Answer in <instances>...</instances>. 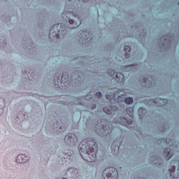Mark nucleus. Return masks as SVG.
Instances as JSON below:
<instances>
[{
  "mask_svg": "<svg viewBox=\"0 0 179 179\" xmlns=\"http://www.w3.org/2000/svg\"><path fill=\"white\" fill-rule=\"evenodd\" d=\"M29 162V157H26L25 155H18L16 158V163L19 164H23L24 163H27Z\"/></svg>",
  "mask_w": 179,
  "mask_h": 179,
  "instance_id": "2eb2a0df",
  "label": "nucleus"
},
{
  "mask_svg": "<svg viewBox=\"0 0 179 179\" xmlns=\"http://www.w3.org/2000/svg\"><path fill=\"white\" fill-rule=\"evenodd\" d=\"M129 152L131 155H134V147L131 146V148H129Z\"/></svg>",
  "mask_w": 179,
  "mask_h": 179,
  "instance_id": "c756f323",
  "label": "nucleus"
},
{
  "mask_svg": "<svg viewBox=\"0 0 179 179\" xmlns=\"http://www.w3.org/2000/svg\"><path fill=\"white\" fill-rule=\"evenodd\" d=\"M78 43L79 44H81V45H85V47L92 45V43H93V35L87 31L80 32Z\"/></svg>",
  "mask_w": 179,
  "mask_h": 179,
  "instance_id": "0eeeda50",
  "label": "nucleus"
},
{
  "mask_svg": "<svg viewBox=\"0 0 179 179\" xmlns=\"http://www.w3.org/2000/svg\"><path fill=\"white\" fill-rule=\"evenodd\" d=\"M95 96L97 99H101V97H103V93H101V92H97L95 93Z\"/></svg>",
  "mask_w": 179,
  "mask_h": 179,
  "instance_id": "cd10ccee",
  "label": "nucleus"
},
{
  "mask_svg": "<svg viewBox=\"0 0 179 179\" xmlns=\"http://www.w3.org/2000/svg\"><path fill=\"white\" fill-rule=\"evenodd\" d=\"M155 101H159L160 103H167V99H160V98L155 99Z\"/></svg>",
  "mask_w": 179,
  "mask_h": 179,
  "instance_id": "a878e982",
  "label": "nucleus"
},
{
  "mask_svg": "<svg viewBox=\"0 0 179 179\" xmlns=\"http://www.w3.org/2000/svg\"><path fill=\"white\" fill-rule=\"evenodd\" d=\"M77 61V65L79 66V69L74 70L71 75L65 72L63 73H57L54 78V85L55 87H59V85L66 87L68 82L70 80L74 83H79L83 82L85 78L89 76L90 73H94L96 70L94 69L96 62L92 59V57L84 56L75 59Z\"/></svg>",
  "mask_w": 179,
  "mask_h": 179,
  "instance_id": "f257e3e1",
  "label": "nucleus"
},
{
  "mask_svg": "<svg viewBox=\"0 0 179 179\" xmlns=\"http://www.w3.org/2000/svg\"><path fill=\"white\" fill-rule=\"evenodd\" d=\"M95 132L99 136H107V135H110L113 132V124L101 121L96 125Z\"/></svg>",
  "mask_w": 179,
  "mask_h": 179,
  "instance_id": "20e7f679",
  "label": "nucleus"
},
{
  "mask_svg": "<svg viewBox=\"0 0 179 179\" xmlns=\"http://www.w3.org/2000/svg\"><path fill=\"white\" fill-rule=\"evenodd\" d=\"M125 96H127L125 92L121 90H117L113 93V99L115 101H117V103L124 101L126 104H132V103H134V98L131 96L125 97Z\"/></svg>",
  "mask_w": 179,
  "mask_h": 179,
  "instance_id": "423d86ee",
  "label": "nucleus"
},
{
  "mask_svg": "<svg viewBox=\"0 0 179 179\" xmlns=\"http://www.w3.org/2000/svg\"><path fill=\"white\" fill-rule=\"evenodd\" d=\"M22 48H24L29 53L32 52V55H36V45L30 36L27 35L22 38Z\"/></svg>",
  "mask_w": 179,
  "mask_h": 179,
  "instance_id": "6e6552de",
  "label": "nucleus"
},
{
  "mask_svg": "<svg viewBox=\"0 0 179 179\" xmlns=\"http://www.w3.org/2000/svg\"><path fill=\"white\" fill-rule=\"evenodd\" d=\"M8 20H9V22H10V18L8 17Z\"/></svg>",
  "mask_w": 179,
  "mask_h": 179,
  "instance_id": "e433bc0d",
  "label": "nucleus"
},
{
  "mask_svg": "<svg viewBox=\"0 0 179 179\" xmlns=\"http://www.w3.org/2000/svg\"><path fill=\"white\" fill-rule=\"evenodd\" d=\"M79 173V171L78 169L76 168H69L66 171V176L68 177V178H76V176Z\"/></svg>",
  "mask_w": 179,
  "mask_h": 179,
  "instance_id": "ddd939ff",
  "label": "nucleus"
},
{
  "mask_svg": "<svg viewBox=\"0 0 179 179\" xmlns=\"http://www.w3.org/2000/svg\"><path fill=\"white\" fill-rule=\"evenodd\" d=\"M60 99H62L63 100H66V101H61L62 104H64V106H69V104H71V102H69V100H68L69 99V96H61Z\"/></svg>",
  "mask_w": 179,
  "mask_h": 179,
  "instance_id": "aec40b11",
  "label": "nucleus"
},
{
  "mask_svg": "<svg viewBox=\"0 0 179 179\" xmlns=\"http://www.w3.org/2000/svg\"><path fill=\"white\" fill-rule=\"evenodd\" d=\"M132 66H135V63H134V64H132Z\"/></svg>",
  "mask_w": 179,
  "mask_h": 179,
  "instance_id": "72a5a7b5",
  "label": "nucleus"
},
{
  "mask_svg": "<svg viewBox=\"0 0 179 179\" xmlns=\"http://www.w3.org/2000/svg\"><path fill=\"white\" fill-rule=\"evenodd\" d=\"M113 78L118 83H122V82H124V74H122V73H116L115 74V77Z\"/></svg>",
  "mask_w": 179,
  "mask_h": 179,
  "instance_id": "dca6fc26",
  "label": "nucleus"
},
{
  "mask_svg": "<svg viewBox=\"0 0 179 179\" xmlns=\"http://www.w3.org/2000/svg\"><path fill=\"white\" fill-rule=\"evenodd\" d=\"M57 133L62 134L66 131V127L65 126H60L59 128L57 129Z\"/></svg>",
  "mask_w": 179,
  "mask_h": 179,
  "instance_id": "b1692460",
  "label": "nucleus"
},
{
  "mask_svg": "<svg viewBox=\"0 0 179 179\" xmlns=\"http://www.w3.org/2000/svg\"><path fill=\"white\" fill-rule=\"evenodd\" d=\"M112 50H113V43H108L107 45L105 47V51L111 54V52L110 51H112Z\"/></svg>",
  "mask_w": 179,
  "mask_h": 179,
  "instance_id": "5701e85b",
  "label": "nucleus"
},
{
  "mask_svg": "<svg viewBox=\"0 0 179 179\" xmlns=\"http://www.w3.org/2000/svg\"><path fill=\"white\" fill-rule=\"evenodd\" d=\"M69 1H72V0H69Z\"/></svg>",
  "mask_w": 179,
  "mask_h": 179,
  "instance_id": "58836bf2",
  "label": "nucleus"
},
{
  "mask_svg": "<svg viewBox=\"0 0 179 179\" xmlns=\"http://www.w3.org/2000/svg\"><path fill=\"white\" fill-rule=\"evenodd\" d=\"M64 162H66V157H64Z\"/></svg>",
  "mask_w": 179,
  "mask_h": 179,
  "instance_id": "f704fd0d",
  "label": "nucleus"
},
{
  "mask_svg": "<svg viewBox=\"0 0 179 179\" xmlns=\"http://www.w3.org/2000/svg\"><path fill=\"white\" fill-rule=\"evenodd\" d=\"M106 72H107L108 75L109 76H111L112 78H114L115 76V73H117L115 72V71H114V69H108Z\"/></svg>",
  "mask_w": 179,
  "mask_h": 179,
  "instance_id": "4be33fe9",
  "label": "nucleus"
},
{
  "mask_svg": "<svg viewBox=\"0 0 179 179\" xmlns=\"http://www.w3.org/2000/svg\"><path fill=\"white\" fill-rule=\"evenodd\" d=\"M66 16L67 17L66 25L64 23L55 24L50 30L49 38L51 41L58 40L59 36L66 37L68 29H77L82 24V18L78 13L73 11H67Z\"/></svg>",
  "mask_w": 179,
  "mask_h": 179,
  "instance_id": "f03ea898",
  "label": "nucleus"
},
{
  "mask_svg": "<svg viewBox=\"0 0 179 179\" xmlns=\"http://www.w3.org/2000/svg\"><path fill=\"white\" fill-rule=\"evenodd\" d=\"M124 57L126 59L129 58V57H131V47L129 46V45H124Z\"/></svg>",
  "mask_w": 179,
  "mask_h": 179,
  "instance_id": "f3484780",
  "label": "nucleus"
},
{
  "mask_svg": "<svg viewBox=\"0 0 179 179\" xmlns=\"http://www.w3.org/2000/svg\"><path fill=\"white\" fill-rule=\"evenodd\" d=\"M164 153L165 159H166L167 160H170V159L173 157V153H171V150H170V148H165Z\"/></svg>",
  "mask_w": 179,
  "mask_h": 179,
  "instance_id": "6ab92c4d",
  "label": "nucleus"
},
{
  "mask_svg": "<svg viewBox=\"0 0 179 179\" xmlns=\"http://www.w3.org/2000/svg\"><path fill=\"white\" fill-rule=\"evenodd\" d=\"M64 143L66 146H76L78 136L75 134L69 133L64 137Z\"/></svg>",
  "mask_w": 179,
  "mask_h": 179,
  "instance_id": "9d476101",
  "label": "nucleus"
},
{
  "mask_svg": "<svg viewBox=\"0 0 179 179\" xmlns=\"http://www.w3.org/2000/svg\"><path fill=\"white\" fill-rule=\"evenodd\" d=\"M150 103H154V104H152V106H164V104L160 105V104H162V103H159V104L158 105L157 101H155V99H150Z\"/></svg>",
  "mask_w": 179,
  "mask_h": 179,
  "instance_id": "bb28decb",
  "label": "nucleus"
},
{
  "mask_svg": "<svg viewBox=\"0 0 179 179\" xmlns=\"http://www.w3.org/2000/svg\"><path fill=\"white\" fill-rule=\"evenodd\" d=\"M102 176L104 179H118V171L114 167L106 168Z\"/></svg>",
  "mask_w": 179,
  "mask_h": 179,
  "instance_id": "1a4fd4ad",
  "label": "nucleus"
},
{
  "mask_svg": "<svg viewBox=\"0 0 179 179\" xmlns=\"http://www.w3.org/2000/svg\"><path fill=\"white\" fill-rule=\"evenodd\" d=\"M103 111L105 114H108V115H114L115 114V111H118V107L115 106L104 107L103 108Z\"/></svg>",
  "mask_w": 179,
  "mask_h": 179,
  "instance_id": "4468645a",
  "label": "nucleus"
},
{
  "mask_svg": "<svg viewBox=\"0 0 179 179\" xmlns=\"http://www.w3.org/2000/svg\"><path fill=\"white\" fill-rule=\"evenodd\" d=\"M127 116H121L118 118V122L124 127H131L132 124V120L134 119V108H128L126 109Z\"/></svg>",
  "mask_w": 179,
  "mask_h": 179,
  "instance_id": "39448f33",
  "label": "nucleus"
},
{
  "mask_svg": "<svg viewBox=\"0 0 179 179\" xmlns=\"http://www.w3.org/2000/svg\"><path fill=\"white\" fill-rule=\"evenodd\" d=\"M78 150L81 157L88 163H94L97 157L96 150H97V144L94 138H88L87 141H83L78 145Z\"/></svg>",
  "mask_w": 179,
  "mask_h": 179,
  "instance_id": "7ed1b4c3",
  "label": "nucleus"
},
{
  "mask_svg": "<svg viewBox=\"0 0 179 179\" xmlns=\"http://www.w3.org/2000/svg\"><path fill=\"white\" fill-rule=\"evenodd\" d=\"M6 47V41L0 39V48H5Z\"/></svg>",
  "mask_w": 179,
  "mask_h": 179,
  "instance_id": "393cba45",
  "label": "nucleus"
},
{
  "mask_svg": "<svg viewBox=\"0 0 179 179\" xmlns=\"http://www.w3.org/2000/svg\"><path fill=\"white\" fill-rule=\"evenodd\" d=\"M131 178H132V179H135V177H134V176H131Z\"/></svg>",
  "mask_w": 179,
  "mask_h": 179,
  "instance_id": "c9c22d12",
  "label": "nucleus"
},
{
  "mask_svg": "<svg viewBox=\"0 0 179 179\" xmlns=\"http://www.w3.org/2000/svg\"><path fill=\"white\" fill-rule=\"evenodd\" d=\"M22 76H24L28 80H34L36 76H34V70L27 71V69H22Z\"/></svg>",
  "mask_w": 179,
  "mask_h": 179,
  "instance_id": "f8f14e48",
  "label": "nucleus"
},
{
  "mask_svg": "<svg viewBox=\"0 0 179 179\" xmlns=\"http://www.w3.org/2000/svg\"><path fill=\"white\" fill-rule=\"evenodd\" d=\"M170 171L171 173H174V171H176V166H173Z\"/></svg>",
  "mask_w": 179,
  "mask_h": 179,
  "instance_id": "7c9ffc66",
  "label": "nucleus"
},
{
  "mask_svg": "<svg viewBox=\"0 0 179 179\" xmlns=\"http://www.w3.org/2000/svg\"><path fill=\"white\" fill-rule=\"evenodd\" d=\"M6 107V104L5 103V99L0 98V117L3 114V110Z\"/></svg>",
  "mask_w": 179,
  "mask_h": 179,
  "instance_id": "a211bd4d",
  "label": "nucleus"
},
{
  "mask_svg": "<svg viewBox=\"0 0 179 179\" xmlns=\"http://www.w3.org/2000/svg\"><path fill=\"white\" fill-rule=\"evenodd\" d=\"M122 145V142L115 141L111 145V152L113 156H117L120 152V146Z\"/></svg>",
  "mask_w": 179,
  "mask_h": 179,
  "instance_id": "9b49d317",
  "label": "nucleus"
},
{
  "mask_svg": "<svg viewBox=\"0 0 179 179\" xmlns=\"http://www.w3.org/2000/svg\"><path fill=\"white\" fill-rule=\"evenodd\" d=\"M1 66H2V64H1V62H0V67H1Z\"/></svg>",
  "mask_w": 179,
  "mask_h": 179,
  "instance_id": "4c0bfd02",
  "label": "nucleus"
},
{
  "mask_svg": "<svg viewBox=\"0 0 179 179\" xmlns=\"http://www.w3.org/2000/svg\"><path fill=\"white\" fill-rule=\"evenodd\" d=\"M96 107H97V105H96V103H94L91 105L90 108L91 110H96Z\"/></svg>",
  "mask_w": 179,
  "mask_h": 179,
  "instance_id": "c85d7f7f",
  "label": "nucleus"
},
{
  "mask_svg": "<svg viewBox=\"0 0 179 179\" xmlns=\"http://www.w3.org/2000/svg\"><path fill=\"white\" fill-rule=\"evenodd\" d=\"M84 2H85V3H87V2H89V0H83Z\"/></svg>",
  "mask_w": 179,
  "mask_h": 179,
  "instance_id": "2f4dec72",
  "label": "nucleus"
},
{
  "mask_svg": "<svg viewBox=\"0 0 179 179\" xmlns=\"http://www.w3.org/2000/svg\"><path fill=\"white\" fill-rule=\"evenodd\" d=\"M141 111H143V108L138 109V112L141 113Z\"/></svg>",
  "mask_w": 179,
  "mask_h": 179,
  "instance_id": "473e14b6",
  "label": "nucleus"
},
{
  "mask_svg": "<svg viewBox=\"0 0 179 179\" xmlns=\"http://www.w3.org/2000/svg\"><path fill=\"white\" fill-rule=\"evenodd\" d=\"M161 143H165V145H173V141L169 138H162L160 140Z\"/></svg>",
  "mask_w": 179,
  "mask_h": 179,
  "instance_id": "412c9836",
  "label": "nucleus"
}]
</instances>
